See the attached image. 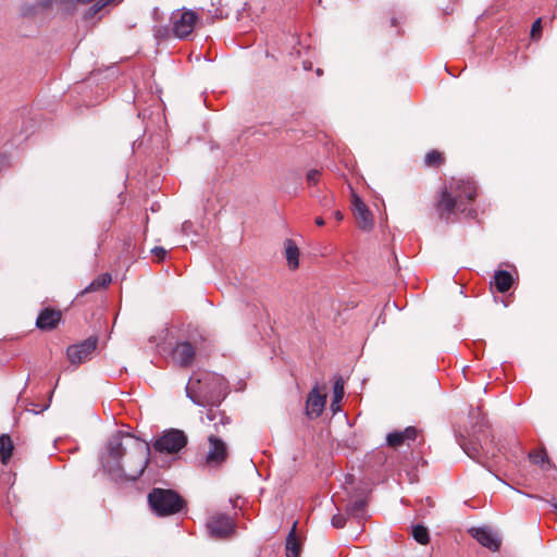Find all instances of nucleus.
<instances>
[{
    "label": "nucleus",
    "mask_w": 557,
    "mask_h": 557,
    "mask_svg": "<svg viewBox=\"0 0 557 557\" xmlns=\"http://www.w3.org/2000/svg\"><path fill=\"white\" fill-rule=\"evenodd\" d=\"M346 512L348 516H350L355 519H358V520L364 519L366 513H367L366 499L359 498V499L351 502L350 504H348V506L346 508Z\"/></svg>",
    "instance_id": "aec40b11"
},
{
    "label": "nucleus",
    "mask_w": 557,
    "mask_h": 557,
    "mask_svg": "<svg viewBox=\"0 0 557 557\" xmlns=\"http://www.w3.org/2000/svg\"><path fill=\"white\" fill-rule=\"evenodd\" d=\"M150 455L146 442L116 432L110 437L101 460L104 470L115 481H135L145 471Z\"/></svg>",
    "instance_id": "f257e3e1"
},
{
    "label": "nucleus",
    "mask_w": 557,
    "mask_h": 557,
    "mask_svg": "<svg viewBox=\"0 0 557 557\" xmlns=\"http://www.w3.org/2000/svg\"><path fill=\"white\" fill-rule=\"evenodd\" d=\"M472 536L483 546L491 550H498L500 541L497 535L487 528H478L471 530Z\"/></svg>",
    "instance_id": "4468645a"
},
{
    "label": "nucleus",
    "mask_w": 557,
    "mask_h": 557,
    "mask_svg": "<svg viewBox=\"0 0 557 557\" xmlns=\"http://www.w3.org/2000/svg\"><path fill=\"white\" fill-rule=\"evenodd\" d=\"M553 507L557 510V503H554Z\"/></svg>",
    "instance_id": "4c0bfd02"
},
{
    "label": "nucleus",
    "mask_w": 557,
    "mask_h": 557,
    "mask_svg": "<svg viewBox=\"0 0 557 557\" xmlns=\"http://www.w3.org/2000/svg\"><path fill=\"white\" fill-rule=\"evenodd\" d=\"M326 403V396L319 393L318 387H314L307 397L306 411L311 418H318Z\"/></svg>",
    "instance_id": "ddd939ff"
},
{
    "label": "nucleus",
    "mask_w": 557,
    "mask_h": 557,
    "mask_svg": "<svg viewBox=\"0 0 557 557\" xmlns=\"http://www.w3.org/2000/svg\"><path fill=\"white\" fill-rule=\"evenodd\" d=\"M315 224H317L318 226H323V225L325 224V222H324L323 218L318 216V218L315 219Z\"/></svg>",
    "instance_id": "e433bc0d"
},
{
    "label": "nucleus",
    "mask_w": 557,
    "mask_h": 557,
    "mask_svg": "<svg viewBox=\"0 0 557 557\" xmlns=\"http://www.w3.org/2000/svg\"><path fill=\"white\" fill-rule=\"evenodd\" d=\"M334 218L336 219V221H342L344 216L343 213L337 210L334 212Z\"/></svg>",
    "instance_id": "c9c22d12"
},
{
    "label": "nucleus",
    "mask_w": 557,
    "mask_h": 557,
    "mask_svg": "<svg viewBox=\"0 0 557 557\" xmlns=\"http://www.w3.org/2000/svg\"><path fill=\"white\" fill-rule=\"evenodd\" d=\"M541 30H542V20L537 18L533 23L532 28H531V36H532V38L540 37Z\"/></svg>",
    "instance_id": "2f4dec72"
},
{
    "label": "nucleus",
    "mask_w": 557,
    "mask_h": 557,
    "mask_svg": "<svg viewBox=\"0 0 557 557\" xmlns=\"http://www.w3.org/2000/svg\"><path fill=\"white\" fill-rule=\"evenodd\" d=\"M8 163V157L5 154H0V169L5 166Z\"/></svg>",
    "instance_id": "f704fd0d"
},
{
    "label": "nucleus",
    "mask_w": 557,
    "mask_h": 557,
    "mask_svg": "<svg viewBox=\"0 0 557 557\" xmlns=\"http://www.w3.org/2000/svg\"><path fill=\"white\" fill-rule=\"evenodd\" d=\"M207 528L211 536L222 539L233 533L235 524L228 516L215 513L209 518Z\"/></svg>",
    "instance_id": "1a4fd4ad"
},
{
    "label": "nucleus",
    "mask_w": 557,
    "mask_h": 557,
    "mask_svg": "<svg viewBox=\"0 0 557 557\" xmlns=\"http://www.w3.org/2000/svg\"><path fill=\"white\" fill-rule=\"evenodd\" d=\"M60 319L61 312L59 310L46 308L39 313L36 325L40 330H52L58 325Z\"/></svg>",
    "instance_id": "dca6fc26"
},
{
    "label": "nucleus",
    "mask_w": 557,
    "mask_h": 557,
    "mask_svg": "<svg viewBox=\"0 0 557 557\" xmlns=\"http://www.w3.org/2000/svg\"><path fill=\"white\" fill-rule=\"evenodd\" d=\"M169 35H170V29L168 27L158 26V27L154 28V37L158 40L165 39V38L169 37Z\"/></svg>",
    "instance_id": "c756f323"
},
{
    "label": "nucleus",
    "mask_w": 557,
    "mask_h": 557,
    "mask_svg": "<svg viewBox=\"0 0 557 557\" xmlns=\"http://www.w3.org/2000/svg\"><path fill=\"white\" fill-rule=\"evenodd\" d=\"M529 458L535 465H543L547 460V455L544 450H537L530 453Z\"/></svg>",
    "instance_id": "c85d7f7f"
},
{
    "label": "nucleus",
    "mask_w": 557,
    "mask_h": 557,
    "mask_svg": "<svg viewBox=\"0 0 557 557\" xmlns=\"http://www.w3.org/2000/svg\"><path fill=\"white\" fill-rule=\"evenodd\" d=\"M196 349L189 342L177 343L172 350V359L181 367H190L195 360Z\"/></svg>",
    "instance_id": "9b49d317"
},
{
    "label": "nucleus",
    "mask_w": 557,
    "mask_h": 557,
    "mask_svg": "<svg viewBox=\"0 0 557 557\" xmlns=\"http://www.w3.org/2000/svg\"><path fill=\"white\" fill-rule=\"evenodd\" d=\"M443 162V156L437 150H432L425 156V164L429 166H436Z\"/></svg>",
    "instance_id": "bb28decb"
},
{
    "label": "nucleus",
    "mask_w": 557,
    "mask_h": 557,
    "mask_svg": "<svg viewBox=\"0 0 557 557\" xmlns=\"http://www.w3.org/2000/svg\"><path fill=\"white\" fill-rule=\"evenodd\" d=\"M344 380L342 377H338L335 380L334 388H333V400L331 404V410L333 412H337L339 410V403L344 398Z\"/></svg>",
    "instance_id": "5701e85b"
},
{
    "label": "nucleus",
    "mask_w": 557,
    "mask_h": 557,
    "mask_svg": "<svg viewBox=\"0 0 557 557\" xmlns=\"http://www.w3.org/2000/svg\"><path fill=\"white\" fill-rule=\"evenodd\" d=\"M418 435V430L414 426H408L404 431H396L388 433L386 442L391 447H399L409 441H414Z\"/></svg>",
    "instance_id": "2eb2a0df"
},
{
    "label": "nucleus",
    "mask_w": 557,
    "mask_h": 557,
    "mask_svg": "<svg viewBox=\"0 0 557 557\" xmlns=\"http://www.w3.org/2000/svg\"><path fill=\"white\" fill-rule=\"evenodd\" d=\"M412 536L422 545L428 544L430 540L428 529L420 524L412 527Z\"/></svg>",
    "instance_id": "393cba45"
},
{
    "label": "nucleus",
    "mask_w": 557,
    "mask_h": 557,
    "mask_svg": "<svg viewBox=\"0 0 557 557\" xmlns=\"http://www.w3.org/2000/svg\"><path fill=\"white\" fill-rule=\"evenodd\" d=\"M285 256L288 267L293 270L297 269L299 265V249L292 239L285 240Z\"/></svg>",
    "instance_id": "6ab92c4d"
},
{
    "label": "nucleus",
    "mask_w": 557,
    "mask_h": 557,
    "mask_svg": "<svg viewBox=\"0 0 557 557\" xmlns=\"http://www.w3.org/2000/svg\"><path fill=\"white\" fill-rule=\"evenodd\" d=\"M55 0H39L34 4H25L22 8V14L24 16L34 15L40 13L52 7Z\"/></svg>",
    "instance_id": "412c9836"
},
{
    "label": "nucleus",
    "mask_w": 557,
    "mask_h": 557,
    "mask_svg": "<svg viewBox=\"0 0 557 557\" xmlns=\"http://www.w3.org/2000/svg\"><path fill=\"white\" fill-rule=\"evenodd\" d=\"M194 224L190 222V221H185L183 224H182V231L184 234L188 235L190 234L191 232H194Z\"/></svg>",
    "instance_id": "72a5a7b5"
},
{
    "label": "nucleus",
    "mask_w": 557,
    "mask_h": 557,
    "mask_svg": "<svg viewBox=\"0 0 557 557\" xmlns=\"http://www.w3.org/2000/svg\"><path fill=\"white\" fill-rule=\"evenodd\" d=\"M97 347V338L89 337L81 344L67 348L66 355L71 363L79 364L86 361Z\"/></svg>",
    "instance_id": "9d476101"
},
{
    "label": "nucleus",
    "mask_w": 557,
    "mask_h": 557,
    "mask_svg": "<svg viewBox=\"0 0 557 557\" xmlns=\"http://www.w3.org/2000/svg\"><path fill=\"white\" fill-rule=\"evenodd\" d=\"M187 444L185 433L177 429L165 431L153 443V448L159 453L175 454Z\"/></svg>",
    "instance_id": "0eeeda50"
},
{
    "label": "nucleus",
    "mask_w": 557,
    "mask_h": 557,
    "mask_svg": "<svg viewBox=\"0 0 557 557\" xmlns=\"http://www.w3.org/2000/svg\"><path fill=\"white\" fill-rule=\"evenodd\" d=\"M13 453V443L9 435H0V460L2 463H7Z\"/></svg>",
    "instance_id": "b1692460"
},
{
    "label": "nucleus",
    "mask_w": 557,
    "mask_h": 557,
    "mask_svg": "<svg viewBox=\"0 0 557 557\" xmlns=\"http://www.w3.org/2000/svg\"><path fill=\"white\" fill-rule=\"evenodd\" d=\"M320 176H321L320 170L312 169V170L308 171V173L306 175V181H307L308 186H315L320 181Z\"/></svg>",
    "instance_id": "cd10ccee"
},
{
    "label": "nucleus",
    "mask_w": 557,
    "mask_h": 557,
    "mask_svg": "<svg viewBox=\"0 0 557 557\" xmlns=\"http://www.w3.org/2000/svg\"><path fill=\"white\" fill-rule=\"evenodd\" d=\"M297 521L294 522L292 530L286 537V557H299L301 552V543L296 533Z\"/></svg>",
    "instance_id": "a211bd4d"
},
{
    "label": "nucleus",
    "mask_w": 557,
    "mask_h": 557,
    "mask_svg": "<svg viewBox=\"0 0 557 557\" xmlns=\"http://www.w3.org/2000/svg\"><path fill=\"white\" fill-rule=\"evenodd\" d=\"M495 286L498 292L506 293L512 284V276L507 271H497L494 275Z\"/></svg>",
    "instance_id": "4be33fe9"
},
{
    "label": "nucleus",
    "mask_w": 557,
    "mask_h": 557,
    "mask_svg": "<svg viewBox=\"0 0 557 557\" xmlns=\"http://www.w3.org/2000/svg\"><path fill=\"white\" fill-rule=\"evenodd\" d=\"M475 196L476 187L471 180L453 178L437 202L440 216L448 221L456 211L466 212L467 202L474 200Z\"/></svg>",
    "instance_id": "20e7f679"
},
{
    "label": "nucleus",
    "mask_w": 557,
    "mask_h": 557,
    "mask_svg": "<svg viewBox=\"0 0 557 557\" xmlns=\"http://www.w3.org/2000/svg\"><path fill=\"white\" fill-rule=\"evenodd\" d=\"M471 419H475L473 425V435L469 438H462L460 446L466 455L474 461L485 465L487 460L495 459L499 449L494 445L493 437L486 432L487 422L485 421L480 409L470 411Z\"/></svg>",
    "instance_id": "7ed1b4c3"
},
{
    "label": "nucleus",
    "mask_w": 557,
    "mask_h": 557,
    "mask_svg": "<svg viewBox=\"0 0 557 557\" xmlns=\"http://www.w3.org/2000/svg\"><path fill=\"white\" fill-rule=\"evenodd\" d=\"M148 503L158 516H171L181 511L185 505L184 499L173 490L154 487L148 494Z\"/></svg>",
    "instance_id": "39448f33"
},
{
    "label": "nucleus",
    "mask_w": 557,
    "mask_h": 557,
    "mask_svg": "<svg viewBox=\"0 0 557 557\" xmlns=\"http://www.w3.org/2000/svg\"><path fill=\"white\" fill-rule=\"evenodd\" d=\"M226 394L227 383L225 379L212 372L196 371L186 385L187 397L194 404L202 407L220 405Z\"/></svg>",
    "instance_id": "f03ea898"
},
{
    "label": "nucleus",
    "mask_w": 557,
    "mask_h": 557,
    "mask_svg": "<svg viewBox=\"0 0 557 557\" xmlns=\"http://www.w3.org/2000/svg\"><path fill=\"white\" fill-rule=\"evenodd\" d=\"M151 251L153 256L157 257L159 260H162L166 255L165 249L162 247H154Z\"/></svg>",
    "instance_id": "473e14b6"
},
{
    "label": "nucleus",
    "mask_w": 557,
    "mask_h": 557,
    "mask_svg": "<svg viewBox=\"0 0 557 557\" xmlns=\"http://www.w3.org/2000/svg\"><path fill=\"white\" fill-rule=\"evenodd\" d=\"M352 207L358 227L363 231L371 230L373 226V218L366 203L359 197L354 196Z\"/></svg>",
    "instance_id": "f8f14e48"
},
{
    "label": "nucleus",
    "mask_w": 557,
    "mask_h": 557,
    "mask_svg": "<svg viewBox=\"0 0 557 557\" xmlns=\"http://www.w3.org/2000/svg\"><path fill=\"white\" fill-rule=\"evenodd\" d=\"M220 405H208L206 418L209 422H213L216 432H220V425L225 426L230 423V418L224 411L219 409Z\"/></svg>",
    "instance_id": "f3484780"
},
{
    "label": "nucleus",
    "mask_w": 557,
    "mask_h": 557,
    "mask_svg": "<svg viewBox=\"0 0 557 557\" xmlns=\"http://www.w3.org/2000/svg\"><path fill=\"white\" fill-rule=\"evenodd\" d=\"M111 276L109 274H102L98 276L95 281L90 283L88 287H86L85 292H94L99 288L106 287L110 284Z\"/></svg>",
    "instance_id": "a878e982"
},
{
    "label": "nucleus",
    "mask_w": 557,
    "mask_h": 557,
    "mask_svg": "<svg viewBox=\"0 0 557 557\" xmlns=\"http://www.w3.org/2000/svg\"><path fill=\"white\" fill-rule=\"evenodd\" d=\"M199 20L198 14L193 10H177L171 15V32L178 39H187L193 34Z\"/></svg>",
    "instance_id": "423d86ee"
},
{
    "label": "nucleus",
    "mask_w": 557,
    "mask_h": 557,
    "mask_svg": "<svg viewBox=\"0 0 557 557\" xmlns=\"http://www.w3.org/2000/svg\"><path fill=\"white\" fill-rule=\"evenodd\" d=\"M331 523L334 528L341 529L344 528L346 519L343 515L337 513L332 517Z\"/></svg>",
    "instance_id": "7c9ffc66"
},
{
    "label": "nucleus",
    "mask_w": 557,
    "mask_h": 557,
    "mask_svg": "<svg viewBox=\"0 0 557 557\" xmlns=\"http://www.w3.org/2000/svg\"><path fill=\"white\" fill-rule=\"evenodd\" d=\"M208 442L209 447L206 455V465L211 468L219 467L228 456L227 445L215 435H210Z\"/></svg>",
    "instance_id": "6e6552de"
}]
</instances>
